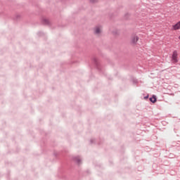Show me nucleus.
Here are the masks:
<instances>
[{
    "label": "nucleus",
    "instance_id": "nucleus-1",
    "mask_svg": "<svg viewBox=\"0 0 180 180\" xmlns=\"http://www.w3.org/2000/svg\"><path fill=\"white\" fill-rule=\"evenodd\" d=\"M172 60L174 63H176L178 61V52L176 51H174L172 56Z\"/></svg>",
    "mask_w": 180,
    "mask_h": 180
},
{
    "label": "nucleus",
    "instance_id": "nucleus-2",
    "mask_svg": "<svg viewBox=\"0 0 180 180\" xmlns=\"http://www.w3.org/2000/svg\"><path fill=\"white\" fill-rule=\"evenodd\" d=\"M172 30H180V21L172 25Z\"/></svg>",
    "mask_w": 180,
    "mask_h": 180
},
{
    "label": "nucleus",
    "instance_id": "nucleus-3",
    "mask_svg": "<svg viewBox=\"0 0 180 180\" xmlns=\"http://www.w3.org/2000/svg\"><path fill=\"white\" fill-rule=\"evenodd\" d=\"M102 32V30L101 29V27H96L94 29V33L96 34H100V33Z\"/></svg>",
    "mask_w": 180,
    "mask_h": 180
},
{
    "label": "nucleus",
    "instance_id": "nucleus-4",
    "mask_svg": "<svg viewBox=\"0 0 180 180\" xmlns=\"http://www.w3.org/2000/svg\"><path fill=\"white\" fill-rule=\"evenodd\" d=\"M150 102H152V103H155L157 102V97L155 96H153L150 98Z\"/></svg>",
    "mask_w": 180,
    "mask_h": 180
},
{
    "label": "nucleus",
    "instance_id": "nucleus-5",
    "mask_svg": "<svg viewBox=\"0 0 180 180\" xmlns=\"http://www.w3.org/2000/svg\"><path fill=\"white\" fill-rule=\"evenodd\" d=\"M131 43L132 44H136V38L134 37L131 38Z\"/></svg>",
    "mask_w": 180,
    "mask_h": 180
},
{
    "label": "nucleus",
    "instance_id": "nucleus-6",
    "mask_svg": "<svg viewBox=\"0 0 180 180\" xmlns=\"http://www.w3.org/2000/svg\"><path fill=\"white\" fill-rule=\"evenodd\" d=\"M90 2H92V3L96 2V0H90Z\"/></svg>",
    "mask_w": 180,
    "mask_h": 180
},
{
    "label": "nucleus",
    "instance_id": "nucleus-7",
    "mask_svg": "<svg viewBox=\"0 0 180 180\" xmlns=\"http://www.w3.org/2000/svg\"><path fill=\"white\" fill-rule=\"evenodd\" d=\"M137 40H139V38L136 37V41H137Z\"/></svg>",
    "mask_w": 180,
    "mask_h": 180
},
{
    "label": "nucleus",
    "instance_id": "nucleus-8",
    "mask_svg": "<svg viewBox=\"0 0 180 180\" xmlns=\"http://www.w3.org/2000/svg\"><path fill=\"white\" fill-rule=\"evenodd\" d=\"M146 98H148V96L146 97Z\"/></svg>",
    "mask_w": 180,
    "mask_h": 180
}]
</instances>
